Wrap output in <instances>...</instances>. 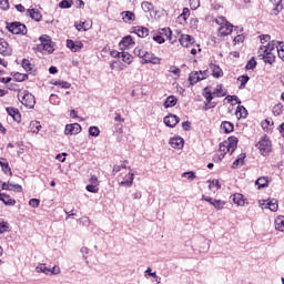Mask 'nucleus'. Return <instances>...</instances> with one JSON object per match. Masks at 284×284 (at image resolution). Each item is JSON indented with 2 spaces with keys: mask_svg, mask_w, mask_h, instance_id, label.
Masks as SVG:
<instances>
[{
  "mask_svg": "<svg viewBox=\"0 0 284 284\" xmlns=\"http://www.w3.org/2000/svg\"><path fill=\"white\" fill-rule=\"evenodd\" d=\"M278 41H271L267 42V45H261L257 51V57L261 59V61H264V63H268L272 65L274 61H276V53L282 61H284V51L276 50L278 45Z\"/></svg>",
  "mask_w": 284,
  "mask_h": 284,
  "instance_id": "nucleus-1",
  "label": "nucleus"
},
{
  "mask_svg": "<svg viewBox=\"0 0 284 284\" xmlns=\"http://www.w3.org/2000/svg\"><path fill=\"white\" fill-rule=\"evenodd\" d=\"M236 148H239V138L230 136L227 141L220 143V154H223L224 156L227 152L233 154Z\"/></svg>",
  "mask_w": 284,
  "mask_h": 284,
  "instance_id": "nucleus-2",
  "label": "nucleus"
},
{
  "mask_svg": "<svg viewBox=\"0 0 284 284\" xmlns=\"http://www.w3.org/2000/svg\"><path fill=\"white\" fill-rule=\"evenodd\" d=\"M215 23L220 26L219 28V34L220 37H227L229 34H232V30L234 29V26L232 23L227 22L224 17H219L215 20Z\"/></svg>",
  "mask_w": 284,
  "mask_h": 284,
  "instance_id": "nucleus-3",
  "label": "nucleus"
},
{
  "mask_svg": "<svg viewBox=\"0 0 284 284\" xmlns=\"http://www.w3.org/2000/svg\"><path fill=\"white\" fill-rule=\"evenodd\" d=\"M18 99H19V101H21L22 105H24L26 108H29V110H32V108H34V105L37 103V100L34 99L32 93H30L28 91H23V92L19 93Z\"/></svg>",
  "mask_w": 284,
  "mask_h": 284,
  "instance_id": "nucleus-4",
  "label": "nucleus"
},
{
  "mask_svg": "<svg viewBox=\"0 0 284 284\" xmlns=\"http://www.w3.org/2000/svg\"><path fill=\"white\" fill-rule=\"evenodd\" d=\"M256 148L260 150L263 156H267V154L272 152V141H270L267 135H264L260 139Z\"/></svg>",
  "mask_w": 284,
  "mask_h": 284,
  "instance_id": "nucleus-5",
  "label": "nucleus"
},
{
  "mask_svg": "<svg viewBox=\"0 0 284 284\" xmlns=\"http://www.w3.org/2000/svg\"><path fill=\"white\" fill-rule=\"evenodd\" d=\"M7 30L12 34H28V28L21 22L7 23Z\"/></svg>",
  "mask_w": 284,
  "mask_h": 284,
  "instance_id": "nucleus-6",
  "label": "nucleus"
},
{
  "mask_svg": "<svg viewBox=\"0 0 284 284\" xmlns=\"http://www.w3.org/2000/svg\"><path fill=\"white\" fill-rule=\"evenodd\" d=\"M210 72L207 70L205 71H193L189 75V83L191 85H196L199 81H203L204 79H207Z\"/></svg>",
  "mask_w": 284,
  "mask_h": 284,
  "instance_id": "nucleus-7",
  "label": "nucleus"
},
{
  "mask_svg": "<svg viewBox=\"0 0 284 284\" xmlns=\"http://www.w3.org/2000/svg\"><path fill=\"white\" fill-rule=\"evenodd\" d=\"M0 54L2 57H12V47L2 38H0Z\"/></svg>",
  "mask_w": 284,
  "mask_h": 284,
  "instance_id": "nucleus-8",
  "label": "nucleus"
},
{
  "mask_svg": "<svg viewBox=\"0 0 284 284\" xmlns=\"http://www.w3.org/2000/svg\"><path fill=\"white\" fill-rule=\"evenodd\" d=\"M81 132V124L73 123V124H67L64 129V134L68 135H74L80 134Z\"/></svg>",
  "mask_w": 284,
  "mask_h": 284,
  "instance_id": "nucleus-9",
  "label": "nucleus"
},
{
  "mask_svg": "<svg viewBox=\"0 0 284 284\" xmlns=\"http://www.w3.org/2000/svg\"><path fill=\"white\" fill-rule=\"evenodd\" d=\"M179 121H181V119L175 114L164 116V124L168 128H176V125H179Z\"/></svg>",
  "mask_w": 284,
  "mask_h": 284,
  "instance_id": "nucleus-10",
  "label": "nucleus"
},
{
  "mask_svg": "<svg viewBox=\"0 0 284 284\" xmlns=\"http://www.w3.org/2000/svg\"><path fill=\"white\" fill-rule=\"evenodd\" d=\"M142 63H152L153 65H159L161 63V59L156 58L154 53L146 51L144 58L142 59Z\"/></svg>",
  "mask_w": 284,
  "mask_h": 284,
  "instance_id": "nucleus-11",
  "label": "nucleus"
},
{
  "mask_svg": "<svg viewBox=\"0 0 284 284\" xmlns=\"http://www.w3.org/2000/svg\"><path fill=\"white\" fill-rule=\"evenodd\" d=\"M171 148H174V150H182L183 145L185 144V141L183 138L178 136V138H171L169 141Z\"/></svg>",
  "mask_w": 284,
  "mask_h": 284,
  "instance_id": "nucleus-12",
  "label": "nucleus"
},
{
  "mask_svg": "<svg viewBox=\"0 0 284 284\" xmlns=\"http://www.w3.org/2000/svg\"><path fill=\"white\" fill-rule=\"evenodd\" d=\"M121 50H128L131 45H134V39L132 36H125L119 43Z\"/></svg>",
  "mask_w": 284,
  "mask_h": 284,
  "instance_id": "nucleus-13",
  "label": "nucleus"
},
{
  "mask_svg": "<svg viewBox=\"0 0 284 284\" xmlns=\"http://www.w3.org/2000/svg\"><path fill=\"white\" fill-rule=\"evenodd\" d=\"M158 34L160 37H165V39H168V41L174 43V41H176V39L172 38V30L170 28H162L159 29Z\"/></svg>",
  "mask_w": 284,
  "mask_h": 284,
  "instance_id": "nucleus-14",
  "label": "nucleus"
},
{
  "mask_svg": "<svg viewBox=\"0 0 284 284\" xmlns=\"http://www.w3.org/2000/svg\"><path fill=\"white\" fill-rule=\"evenodd\" d=\"M180 43L183 48H190L194 43V38L190 34H182L180 38Z\"/></svg>",
  "mask_w": 284,
  "mask_h": 284,
  "instance_id": "nucleus-15",
  "label": "nucleus"
},
{
  "mask_svg": "<svg viewBox=\"0 0 284 284\" xmlns=\"http://www.w3.org/2000/svg\"><path fill=\"white\" fill-rule=\"evenodd\" d=\"M132 183H134V173H128L120 182V185L124 187H132Z\"/></svg>",
  "mask_w": 284,
  "mask_h": 284,
  "instance_id": "nucleus-16",
  "label": "nucleus"
},
{
  "mask_svg": "<svg viewBox=\"0 0 284 284\" xmlns=\"http://www.w3.org/2000/svg\"><path fill=\"white\" fill-rule=\"evenodd\" d=\"M0 166L4 174L12 176V169H10V163L4 158H0Z\"/></svg>",
  "mask_w": 284,
  "mask_h": 284,
  "instance_id": "nucleus-17",
  "label": "nucleus"
},
{
  "mask_svg": "<svg viewBox=\"0 0 284 284\" xmlns=\"http://www.w3.org/2000/svg\"><path fill=\"white\" fill-rule=\"evenodd\" d=\"M255 185L257 190H262L263 187H267L270 185V178L261 176L255 181Z\"/></svg>",
  "mask_w": 284,
  "mask_h": 284,
  "instance_id": "nucleus-18",
  "label": "nucleus"
},
{
  "mask_svg": "<svg viewBox=\"0 0 284 284\" xmlns=\"http://www.w3.org/2000/svg\"><path fill=\"white\" fill-rule=\"evenodd\" d=\"M232 201L240 207H243L245 205V197L241 193H235L232 195Z\"/></svg>",
  "mask_w": 284,
  "mask_h": 284,
  "instance_id": "nucleus-19",
  "label": "nucleus"
},
{
  "mask_svg": "<svg viewBox=\"0 0 284 284\" xmlns=\"http://www.w3.org/2000/svg\"><path fill=\"white\" fill-rule=\"evenodd\" d=\"M116 57H119V59H122V61L124 63H128V65H130V63L134 61V58L129 52H118Z\"/></svg>",
  "mask_w": 284,
  "mask_h": 284,
  "instance_id": "nucleus-20",
  "label": "nucleus"
},
{
  "mask_svg": "<svg viewBox=\"0 0 284 284\" xmlns=\"http://www.w3.org/2000/svg\"><path fill=\"white\" fill-rule=\"evenodd\" d=\"M211 72L214 79H221L223 77V69L216 64H211Z\"/></svg>",
  "mask_w": 284,
  "mask_h": 284,
  "instance_id": "nucleus-21",
  "label": "nucleus"
},
{
  "mask_svg": "<svg viewBox=\"0 0 284 284\" xmlns=\"http://www.w3.org/2000/svg\"><path fill=\"white\" fill-rule=\"evenodd\" d=\"M221 130L224 134H230V132H234V124L230 121H224L221 123Z\"/></svg>",
  "mask_w": 284,
  "mask_h": 284,
  "instance_id": "nucleus-22",
  "label": "nucleus"
},
{
  "mask_svg": "<svg viewBox=\"0 0 284 284\" xmlns=\"http://www.w3.org/2000/svg\"><path fill=\"white\" fill-rule=\"evenodd\" d=\"M7 113L9 116H12L13 121H17L18 123L21 121V113H19V110L9 106L7 108Z\"/></svg>",
  "mask_w": 284,
  "mask_h": 284,
  "instance_id": "nucleus-23",
  "label": "nucleus"
},
{
  "mask_svg": "<svg viewBox=\"0 0 284 284\" xmlns=\"http://www.w3.org/2000/svg\"><path fill=\"white\" fill-rule=\"evenodd\" d=\"M236 119H247V109L243 105H239L235 110Z\"/></svg>",
  "mask_w": 284,
  "mask_h": 284,
  "instance_id": "nucleus-24",
  "label": "nucleus"
},
{
  "mask_svg": "<svg viewBox=\"0 0 284 284\" xmlns=\"http://www.w3.org/2000/svg\"><path fill=\"white\" fill-rule=\"evenodd\" d=\"M134 32L138 34V37L145 39V37L150 34V29L145 27H135Z\"/></svg>",
  "mask_w": 284,
  "mask_h": 284,
  "instance_id": "nucleus-25",
  "label": "nucleus"
},
{
  "mask_svg": "<svg viewBox=\"0 0 284 284\" xmlns=\"http://www.w3.org/2000/svg\"><path fill=\"white\" fill-rule=\"evenodd\" d=\"M0 201H2V203H4V205H16L17 201L12 197H10V195L6 194V193H0Z\"/></svg>",
  "mask_w": 284,
  "mask_h": 284,
  "instance_id": "nucleus-26",
  "label": "nucleus"
},
{
  "mask_svg": "<svg viewBox=\"0 0 284 284\" xmlns=\"http://www.w3.org/2000/svg\"><path fill=\"white\" fill-rule=\"evenodd\" d=\"M275 230H277V232H282L284 234V216L283 215H278L275 219Z\"/></svg>",
  "mask_w": 284,
  "mask_h": 284,
  "instance_id": "nucleus-27",
  "label": "nucleus"
},
{
  "mask_svg": "<svg viewBox=\"0 0 284 284\" xmlns=\"http://www.w3.org/2000/svg\"><path fill=\"white\" fill-rule=\"evenodd\" d=\"M178 101L179 100L176 99V97L170 95L166 98L163 105H164L165 110H168V108H174V105H176Z\"/></svg>",
  "mask_w": 284,
  "mask_h": 284,
  "instance_id": "nucleus-28",
  "label": "nucleus"
},
{
  "mask_svg": "<svg viewBox=\"0 0 284 284\" xmlns=\"http://www.w3.org/2000/svg\"><path fill=\"white\" fill-rule=\"evenodd\" d=\"M121 17L125 23H128L130 21H134L136 19V16H134V12H132V11H123L121 13Z\"/></svg>",
  "mask_w": 284,
  "mask_h": 284,
  "instance_id": "nucleus-29",
  "label": "nucleus"
},
{
  "mask_svg": "<svg viewBox=\"0 0 284 284\" xmlns=\"http://www.w3.org/2000/svg\"><path fill=\"white\" fill-rule=\"evenodd\" d=\"M204 97L206 100L205 110H210L211 108H216V103L212 102V99H214V97H212V92H206Z\"/></svg>",
  "mask_w": 284,
  "mask_h": 284,
  "instance_id": "nucleus-30",
  "label": "nucleus"
},
{
  "mask_svg": "<svg viewBox=\"0 0 284 284\" xmlns=\"http://www.w3.org/2000/svg\"><path fill=\"white\" fill-rule=\"evenodd\" d=\"M40 50H45V52H49V54H52L54 52V43H52V40L49 42H45L44 44H39Z\"/></svg>",
  "mask_w": 284,
  "mask_h": 284,
  "instance_id": "nucleus-31",
  "label": "nucleus"
},
{
  "mask_svg": "<svg viewBox=\"0 0 284 284\" xmlns=\"http://www.w3.org/2000/svg\"><path fill=\"white\" fill-rule=\"evenodd\" d=\"M28 14L29 17H31L33 19V21H41V12H39V10L37 9H28Z\"/></svg>",
  "mask_w": 284,
  "mask_h": 284,
  "instance_id": "nucleus-32",
  "label": "nucleus"
},
{
  "mask_svg": "<svg viewBox=\"0 0 284 284\" xmlns=\"http://www.w3.org/2000/svg\"><path fill=\"white\" fill-rule=\"evenodd\" d=\"M213 94L214 97L221 98V97H225V94H227V91L223 89V84H217L213 90Z\"/></svg>",
  "mask_w": 284,
  "mask_h": 284,
  "instance_id": "nucleus-33",
  "label": "nucleus"
},
{
  "mask_svg": "<svg viewBox=\"0 0 284 284\" xmlns=\"http://www.w3.org/2000/svg\"><path fill=\"white\" fill-rule=\"evenodd\" d=\"M264 203H266V206L271 212H276L278 210V201L276 200H266Z\"/></svg>",
  "mask_w": 284,
  "mask_h": 284,
  "instance_id": "nucleus-34",
  "label": "nucleus"
},
{
  "mask_svg": "<svg viewBox=\"0 0 284 284\" xmlns=\"http://www.w3.org/2000/svg\"><path fill=\"white\" fill-rule=\"evenodd\" d=\"M283 0H280L275 8H273L271 14H274V17H277V14H281V12H283Z\"/></svg>",
  "mask_w": 284,
  "mask_h": 284,
  "instance_id": "nucleus-35",
  "label": "nucleus"
},
{
  "mask_svg": "<svg viewBox=\"0 0 284 284\" xmlns=\"http://www.w3.org/2000/svg\"><path fill=\"white\" fill-rule=\"evenodd\" d=\"M29 128L33 134H39V131L41 130V123L38 121H33L30 123Z\"/></svg>",
  "mask_w": 284,
  "mask_h": 284,
  "instance_id": "nucleus-36",
  "label": "nucleus"
},
{
  "mask_svg": "<svg viewBox=\"0 0 284 284\" xmlns=\"http://www.w3.org/2000/svg\"><path fill=\"white\" fill-rule=\"evenodd\" d=\"M10 223L6 222L3 219H0V234H6L9 232Z\"/></svg>",
  "mask_w": 284,
  "mask_h": 284,
  "instance_id": "nucleus-37",
  "label": "nucleus"
},
{
  "mask_svg": "<svg viewBox=\"0 0 284 284\" xmlns=\"http://www.w3.org/2000/svg\"><path fill=\"white\" fill-rule=\"evenodd\" d=\"M225 99L227 103H231V105H241V99L236 95H227Z\"/></svg>",
  "mask_w": 284,
  "mask_h": 284,
  "instance_id": "nucleus-38",
  "label": "nucleus"
},
{
  "mask_svg": "<svg viewBox=\"0 0 284 284\" xmlns=\"http://www.w3.org/2000/svg\"><path fill=\"white\" fill-rule=\"evenodd\" d=\"M36 272H38L39 274H50V267L45 266V264H39L36 267Z\"/></svg>",
  "mask_w": 284,
  "mask_h": 284,
  "instance_id": "nucleus-39",
  "label": "nucleus"
},
{
  "mask_svg": "<svg viewBox=\"0 0 284 284\" xmlns=\"http://www.w3.org/2000/svg\"><path fill=\"white\" fill-rule=\"evenodd\" d=\"M90 28H92V26L87 24L85 22H80V23L75 22V30H78L79 32H81V30H83L84 32H88Z\"/></svg>",
  "mask_w": 284,
  "mask_h": 284,
  "instance_id": "nucleus-40",
  "label": "nucleus"
},
{
  "mask_svg": "<svg viewBox=\"0 0 284 284\" xmlns=\"http://www.w3.org/2000/svg\"><path fill=\"white\" fill-rule=\"evenodd\" d=\"M141 8L143 12H152V10H154V4H152L151 2L144 1L142 2Z\"/></svg>",
  "mask_w": 284,
  "mask_h": 284,
  "instance_id": "nucleus-41",
  "label": "nucleus"
},
{
  "mask_svg": "<svg viewBox=\"0 0 284 284\" xmlns=\"http://www.w3.org/2000/svg\"><path fill=\"white\" fill-rule=\"evenodd\" d=\"M273 114L274 116H281L283 114V104L278 103L273 106Z\"/></svg>",
  "mask_w": 284,
  "mask_h": 284,
  "instance_id": "nucleus-42",
  "label": "nucleus"
},
{
  "mask_svg": "<svg viewBox=\"0 0 284 284\" xmlns=\"http://www.w3.org/2000/svg\"><path fill=\"white\" fill-rule=\"evenodd\" d=\"M133 52L135 57H139L140 59H144L148 51L143 50V48L141 47H136Z\"/></svg>",
  "mask_w": 284,
  "mask_h": 284,
  "instance_id": "nucleus-43",
  "label": "nucleus"
},
{
  "mask_svg": "<svg viewBox=\"0 0 284 284\" xmlns=\"http://www.w3.org/2000/svg\"><path fill=\"white\" fill-rule=\"evenodd\" d=\"M14 81H18V83H21L28 79V74L26 73H16L13 74Z\"/></svg>",
  "mask_w": 284,
  "mask_h": 284,
  "instance_id": "nucleus-44",
  "label": "nucleus"
},
{
  "mask_svg": "<svg viewBox=\"0 0 284 284\" xmlns=\"http://www.w3.org/2000/svg\"><path fill=\"white\" fill-rule=\"evenodd\" d=\"M189 18H190V9L189 8H184L182 13L178 17L179 21H181V19H183L184 21H187Z\"/></svg>",
  "mask_w": 284,
  "mask_h": 284,
  "instance_id": "nucleus-45",
  "label": "nucleus"
},
{
  "mask_svg": "<svg viewBox=\"0 0 284 284\" xmlns=\"http://www.w3.org/2000/svg\"><path fill=\"white\" fill-rule=\"evenodd\" d=\"M212 205H213V207H215V210H223V207H225V201L214 200Z\"/></svg>",
  "mask_w": 284,
  "mask_h": 284,
  "instance_id": "nucleus-46",
  "label": "nucleus"
},
{
  "mask_svg": "<svg viewBox=\"0 0 284 284\" xmlns=\"http://www.w3.org/2000/svg\"><path fill=\"white\" fill-rule=\"evenodd\" d=\"M182 178L187 179L189 181H194V179H196V174L194 173V171H189L182 173Z\"/></svg>",
  "mask_w": 284,
  "mask_h": 284,
  "instance_id": "nucleus-47",
  "label": "nucleus"
},
{
  "mask_svg": "<svg viewBox=\"0 0 284 284\" xmlns=\"http://www.w3.org/2000/svg\"><path fill=\"white\" fill-rule=\"evenodd\" d=\"M87 192H91V194H97L99 193V186L97 184H88L85 186Z\"/></svg>",
  "mask_w": 284,
  "mask_h": 284,
  "instance_id": "nucleus-48",
  "label": "nucleus"
},
{
  "mask_svg": "<svg viewBox=\"0 0 284 284\" xmlns=\"http://www.w3.org/2000/svg\"><path fill=\"white\" fill-rule=\"evenodd\" d=\"M59 8L63 9H68V8H72V0H62L59 3Z\"/></svg>",
  "mask_w": 284,
  "mask_h": 284,
  "instance_id": "nucleus-49",
  "label": "nucleus"
},
{
  "mask_svg": "<svg viewBox=\"0 0 284 284\" xmlns=\"http://www.w3.org/2000/svg\"><path fill=\"white\" fill-rule=\"evenodd\" d=\"M53 85H59V88H63L64 90H69V88H71V84L67 81H57L53 82Z\"/></svg>",
  "mask_w": 284,
  "mask_h": 284,
  "instance_id": "nucleus-50",
  "label": "nucleus"
},
{
  "mask_svg": "<svg viewBox=\"0 0 284 284\" xmlns=\"http://www.w3.org/2000/svg\"><path fill=\"white\" fill-rule=\"evenodd\" d=\"M80 252L82 254V258L85 261V263H88V255L90 254V248H88L87 246H82L80 248Z\"/></svg>",
  "mask_w": 284,
  "mask_h": 284,
  "instance_id": "nucleus-51",
  "label": "nucleus"
},
{
  "mask_svg": "<svg viewBox=\"0 0 284 284\" xmlns=\"http://www.w3.org/2000/svg\"><path fill=\"white\" fill-rule=\"evenodd\" d=\"M22 68L26 70V72H31L32 63H30V60H22Z\"/></svg>",
  "mask_w": 284,
  "mask_h": 284,
  "instance_id": "nucleus-52",
  "label": "nucleus"
},
{
  "mask_svg": "<svg viewBox=\"0 0 284 284\" xmlns=\"http://www.w3.org/2000/svg\"><path fill=\"white\" fill-rule=\"evenodd\" d=\"M89 134L90 136H99V134H101V131L98 129V126H90Z\"/></svg>",
  "mask_w": 284,
  "mask_h": 284,
  "instance_id": "nucleus-53",
  "label": "nucleus"
},
{
  "mask_svg": "<svg viewBox=\"0 0 284 284\" xmlns=\"http://www.w3.org/2000/svg\"><path fill=\"white\" fill-rule=\"evenodd\" d=\"M246 70H254L256 68V60L252 58L245 65Z\"/></svg>",
  "mask_w": 284,
  "mask_h": 284,
  "instance_id": "nucleus-54",
  "label": "nucleus"
},
{
  "mask_svg": "<svg viewBox=\"0 0 284 284\" xmlns=\"http://www.w3.org/2000/svg\"><path fill=\"white\" fill-rule=\"evenodd\" d=\"M240 81H241L240 89H243V88H245V85H247V81H250V77L242 75V77H240Z\"/></svg>",
  "mask_w": 284,
  "mask_h": 284,
  "instance_id": "nucleus-55",
  "label": "nucleus"
},
{
  "mask_svg": "<svg viewBox=\"0 0 284 284\" xmlns=\"http://www.w3.org/2000/svg\"><path fill=\"white\" fill-rule=\"evenodd\" d=\"M191 10H197V8L201 6L200 0H189Z\"/></svg>",
  "mask_w": 284,
  "mask_h": 284,
  "instance_id": "nucleus-56",
  "label": "nucleus"
},
{
  "mask_svg": "<svg viewBox=\"0 0 284 284\" xmlns=\"http://www.w3.org/2000/svg\"><path fill=\"white\" fill-rule=\"evenodd\" d=\"M49 101L52 103V105H59V103H61V100H59L57 94H51Z\"/></svg>",
  "mask_w": 284,
  "mask_h": 284,
  "instance_id": "nucleus-57",
  "label": "nucleus"
},
{
  "mask_svg": "<svg viewBox=\"0 0 284 284\" xmlns=\"http://www.w3.org/2000/svg\"><path fill=\"white\" fill-rule=\"evenodd\" d=\"M144 276L145 278H149V276L156 278V272H152V267H148L144 272Z\"/></svg>",
  "mask_w": 284,
  "mask_h": 284,
  "instance_id": "nucleus-58",
  "label": "nucleus"
},
{
  "mask_svg": "<svg viewBox=\"0 0 284 284\" xmlns=\"http://www.w3.org/2000/svg\"><path fill=\"white\" fill-rule=\"evenodd\" d=\"M223 159H225V155L223 153H221V151H219V153L214 155L213 161L215 163H221V161H223Z\"/></svg>",
  "mask_w": 284,
  "mask_h": 284,
  "instance_id": "nucleus-59",
  "label": "nucleus"
},
{
  "mask_svg": "<svg viewBox=\"0 0 284 284\" xmlns=\"http://www.w3.org/2000/svg\"><path fill=\"white\" fill-rule=\"evenodd\" d=\"M244 159H245L244 155L241 156V158H239V159H236V160L233 162L232 168H233V169H236V168H239V165H243V160H244Z\"/></svg>",
  "mask_w": 284,
  "mask_h": 284,
  "instance_id": "nucleus-60",
  "label": "nucleus"
},
{
  "mask_svg": "<svg viewBox=\"0 0 284 284\" xmlns=\"http://www.w3.org/2000/svg\"><path fill=\"white\" fill-rule=\"evenodd\" d=\"M39 41L41 42V44L40 45H43V44H45V43H49L50 41H52L51 39H50V36H41L40 38H39Z\"/></svg>",
  "mask_w": 284,
  "mask_h": 284,
  "instance_id": "nucleus-61",
  "label": "nucleus"
},
{
  "mask_svg": "<svg viewBox=\"0 0 284 284\" xmlns=\"http://www.w3.org/2000/svg\"><path fill=\"white\" fill-rule=\"evenodd\" d=\"M40 203H41V201H40L39 199H31V200L29 201V205H30L31 207H38V206L40 205Z\"/></svg>",
  "mask_w": 284,
  "mask_h": 284,
  "instance_id": "nucleus-62",
  "label": "nucleus"
},
{
  "mask_svg": "<svg viewBox=\"0 0 284 284\" xmlns=\"http://www.w3.org/2000/svg\"><path fill=\"white\" fill-rule=\"evenodd\" d=\"M8 8H10V2L8 0H0V9L8 10Z\"/></svg>",
  "mask_w": 284,
  "mask_h": 284,
  "instance_id": "nucleus-63",
  "label": "nucleus"
},
{
  "mask_svg": "<svg viewBox=\"0 0 284 284\" xmlns=\"http://www.w3.org/2000/svg\"><path fill=\"white\" fill-rule=\"evenodd\" d=\"M153 41H156V43H165V38L163 36H160V33L158 36L153 37Z\"/></svg>",
  "mask_w": 284,
  "mask_h": 284,
  "instance_id": "nucleus-64",
  "label": "nucleus"
}]
</instances>
